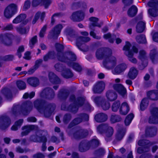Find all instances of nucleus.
Listing matches in <instances>:
<instances>
[{
    "mask_svg": "<svg viewBox=\"0 0 158 158\" xmlns=\"http://www.w3.org/2000/svg\"><path fill=\"white\" fill-rule=\"evenodd\" d=\"M34 107L40 113H43L46 118L50 117L55 110L56 106L54 103L47 102L42 99H37L34 102Z\"/></svg>",
    "mask_w": 158,
    "mask_h": 158,
    "instance_id": "1",
    "label": "nucleus"
},
{
    "mask_svg": "<svg viewBox=\"0 0 158 158\" xmlns=\"http://www.w3.org/2000/svg\"><path fill=\"white\" fill-rule=\"evenodd\" d=\"M32 103L27 101L23 103L21 106L17 105L14 106L12 109V112L15 115L19 114L20 112L23 114L27 115L32 110Z\"/></svg>",
    "mask_w": 158,
    "mask_h": 158,
    "instance_id": "2",
    "label": "nucleus"
},
{
    "mask_svg": "<svg viewBox=\"0 0 158 158\" xmlns=\"http://www.w3.org/2000/svg\"><path fill=\"white\" fill-rule=\"evenodd\" d=\"M77 57L75 54L72 51H67L64 52L62 56H59V61L67 63L68 64H69L72 63L71 61H76Z\"/></svg>",
    "mask_w": 158,
    "mask_h": 158,
    "instance_id": "3",
    "label": "nucleus"
},
{
    "mask_svg": "<svg viewBox=\"0 0 158 158\" xmlns=\"http://www.w3.org/2000/svg\"><path fill=\"white\" fill-rule=\"evenodd\" d=\"M147 5L151 7L148 10L149 16L154 17L158 16V0H151L148 3Z\"/></svg>",
    "mask_w": 158,
    "mask_h": 158,
    "instance_id": "4",
    "label": "nucleus"
},
{
    "mask_svg": "<svg viewBox=\"0 0 158 158\" xmlns=\"http://www.w3.org/2000/svg\"><path fill=\"white\" fill-rule=\"evenodd\" d=\"M40 97L48 100H52L55 97V92L52 88L48 87L43 89L40 93Z\"/></svg>",
    "mask_w": 158,
    "mask_h": 158,
    "instance_id": "5",
    "label": "nucleus"
},
{
    "mask_svg": "<svg viewBox=\"0 0 158 158\" xmlns=\"http://www.w3.org/2000/svg\"><path fill=\"white\" fill-rule=\"evenodd\" d=\"M131 46V44L128 42H127L123 48V49L125 51L124 54L127 56L128 60L133 63L136 64L137 62V60L135 58L133 57L134 54L133 52L131 50H130Z\"/></svg>",
    "mask_w": 158,
    "mask_h": 158,
    "instance_id": "6",
    "label": "nucleus"
},
{
    "mask_svg": "<svg viewBox=\"0 0 158 158\" xmlns=\"http://www.w3.org/2000/svg\"><path fill=\"white\" fill-rule=\"evenodd\" d=\"M117 59L114 56H110L105 59L103 61L104 67L107 69H113L117 64Z\"/></svg>",
    "mask_w": 158,
    "mask_h": 158,
    "instance_id": "7",
    "label": "nucleus"
},
{
    "mask_svg": "<svg viewBox=\"0 0 158 158\" xmlns=\"http://www.w3.org/2000/svg\"><path fill=\"white\" fill-rule=\"evenodd\" d=\"M17 6L14 4H11L8 6L4 11V15L7 18H10L15 14L17 10Z\"/></svg>",
    "mask_w": 158,
    "mask_h": 158,
    "instance_id": "8",
    "label": "nucleus"
},
{
    "mask_svg": "<svg viewBox=\"0 0 158 158\" xmlns=\"http://www.w3.org/2000/svg\"><path fill=\"white\" fill-rule=\"evenodd\" d=\"M14 35L10 33H6L0 36V40L2 43L7 46H10L12 44V40Z\"/></svg>",
    "mask_w": 158,
    "mask_h": 158,
    "instance_id": "9",
    "label": "nucleus"
},
{
    "mask_svg": "<svg viewBox=\"0 0 158 158\" xmlns=\"http://www.w3.org/2000/svg\"><path fill=\"white\" fill-rule=\"evenodd\" d=\"M90 40L89 37L80 36L77 39L76 45L78 48L82 51H85L84 47L86 46L83 43H86Z\"/></svg>",
    "mask_w": 158,
    "mask_h": 158,
    "instance_id": "10",
    "label": "nucleus"
},
{
    "mask_svg": "<svg viewBox=\"0 0 158 158\" xmlns=\"http://www.w3.org/2000/svg\"><path fill=\"white\" fill-rule=\"evenodd\" d=\"M88 135L87 130L80 129L75 131L73 134V137L77 140H80L85 138Z\"/></svg>",
    "mask_w": 158,
    "mask_h": 158,
    "instance_id": "11",
    "label": "nucleus"
},
{
    "mask_svg": "<svg viewBox=\"0 0 158 158\" xmlns=\"http://www.w3.org/2000/svg\"><path fill=\"white\" fill-rule=\"evenodd\" d=\"M146 52L144 50H141L139 52L138 58L142 61V65H140L139 67L140 70L143 69L148 65V61L146 59Z\"/></svg>",
    "mask_w": 158,
    "mask_h": 158,
    "instance_id": "12",
    "label": "nucleus"
},
{
    "mask_svg": "<svg viewBox=\"0 0 158 158\" xmlns=\"http://www.w3.org/2000/svg\"><path fill=\"white\" fill-rule=\"evenodd\" d=\"M69 101L76 103L78 107L81 106L85 102L86 98L84 96H81L76 98L74 95H72L70 96Z\"/></svg>",
    "mask_w": 158,
    "mask_h": 158,
    "instance_id": "13",
    "label": "nucleus"
},
{
    "mask_svg": "<svg viewBox=\"0 0 158 158\" xmlns=\"http://www.w3.org/2000/svg\"><path fill=\"white\" fill-rule=\"evenodd\" d=\"M11 124L10 118L6 116H2L0 117V128L3 130L8 127Z\"/></svg>",
    "mask_w": 158,
    "mask_h": 158,
    "instance_id": "14",
    "label": "nucleus"
},
{
    "mask_svg": "<svg viewBox=\"0 0 158 158\" xmlns=\"http://www.w3.org/2000/svg\"><path fill=\"white\" fill-rule=\"evenodd\" d=\"M37 128V126L33 125H28L23 126L21 128L22 131L21 134V136L28 135L31 131L35 130Z\"/></svg>",
    "mask_w": 158,
    "mask_h": 158,
    "instance_id": "15",
    "label": "nucleus"
},
{
    "mask_svg": "<svg viewBox=\"0 0 158 158\" xmlns=\"http://www.w3.org/2000/svg\"><path fill=\"white\" fill-rule=\"evenodd\" d=\"M105 86V84L104 82H98L94 85L93 91L94 94H100L103 91Z\"/></svg>",
    "mask_w": 158,
    "mask_h": 158,
    "instance_id": "16",
    "label": "nucleus"
},
{
    "mask_svg": "<svg viewBox=\"0 0 158 158\" xmlns=\"http://www.w3.org/2000/svg\"><path fill=\"white\" fill-rule=\"evenodd\" d=\"M85 17V13L79 10L73 13L71 16V19L74 21L80 22L83 20Z\"/></svg>",
    "mask_w": 158,
    "mask_h": 158,
    "instance_id": "17",
    "label": "nucleus"
},
{
    "mask_svg": "<svg viewBox=\"0 0 158 158\" xmlns=\"http://www.w3.org/2000/svg\"><path fill=\"white\" fill-rule=\"evenodd\" d=\"M89 141L84 140L81 141L79 144L78 150L81 152H86L90 149V144Z\"/></svg>",
    "mask_w": 158,
    "mask_h": 158,
    "instance_id": "18",
    "label": "nucleus"
},
{
    "mask_svg": "<svg viewBox=\"0 0 158 158\" xmlns=\"http://www.w3.org/2000/svg\"><path fill=\"white\" fill-rule=\"evenodd\" d=\"M113 88L114 90L122 96L124 95L126 93V89L121 84H114L113 85Z\"/></svg>",
    "mask_w": 158,
    "mask_h": 158,
    "instance_id": "19",
    "label": "nucleus"
},
{
    "mask_svg": "<svg viewBox=\"0 0 158 158\" xmlns=\"http://www.w3.org/2000/svg\"><path fill=\"white\" fill-rule=\"evenodd\" d=\"M48 77L50 81L52 84H59L61 83L60 79L52 72L49 73Z\"/></svg>",
    "mask_w": 158,
    "mask_h": 158,
    "instance_id": "20",
    "label": "nucleus"
},
{
    "mask_svg": "<svg viewBox=\"0 0 158 158\" xmlns=\"http://www.w3.org/2000/svg\"><path fill=\"white\" fill-rule=\"evenodd\" d=\"M156 143V142H151L146 139H140L137 143L138 144L139 146H142L143 147H149L150 148L151 146L153 145Z\"/></svg>",
    "mask_w": 158,
    "mask_h": 158,
    "instance_id": "21",
    "label": "nucleus"
},
{
    "mask_svg": "<svg viewBox=\"0 0 158 158\" xmlns=\"http://www.w3.org/2000/svg\"><path fill=\"white\" fill-rule=\"evenodd\" d=\"M150 57L153 63H155L158 60V51L156 48H154L150 51Z\"/></svg>",
    "mask_w": 158,
    "mask_h": 158,
    "instance_id": "22",
    "label": "nucleus"
},
{
    "mask_svg": "<svg viewBox=\"0 0 158 158\" xmlns=\"http://www.w3.org/2000/svg\"><path fill=\"white\" fill-rule=\"evenodd\" d=\"M130 110L128 104L126 102L123 103L119 108V113L122 115H126L128 112Z\"/></svg>",
    "mask_w": 158,
    "mask_h": 158,
    "instance_id": "23",
    "label": "nucleus"
},
{
    "mask_svg": "<svg viewBox=\"0 0 158 158\" xmlns=\"http://www.w3.org/2000/svg\"><path fill=\"white\" fill-rule=\"evenodd\" d=\"M107 115L105 113H101L96 115L94 116L95 121L99 123L106 121L107 119Z\"/></svg>",
    "mask_w": 158,
    "mask_h": 158,
    "instance_id": "24",
    "label": "nucleus"
},
{
    "mask_svg": "<svg viewBox=\"0 0 158 158\" xmlns=\"http://www.w3.org/2000/svg\"><path fill=\"white\" fill-rule=\"evenodd\" d=\"M69 94L68 90L66 89H61L58 92L57 97L59 99L61 100L66 99Z\"/></svg>",
    "mask_w": 158,
    "mask_h": 158,
    "instance_id": "25",
    "label": "nucleus"
},
{
    "mask_svg": "<svg viewBox=\"0 0 158 158\" xmlns=\"http://www.w3.org/2000/svg\"><path fill=\"white\" fill-rule=\"evenodd\" d=\"M106 96L108 99L110 101H113L117 98V94L112 90H108L106 93Z\"/></svg>",
    "mask_w": 158,
    "mask_h": 158,
    "instance_id": "26",
    "label": "nucleus"
},
{
    "mask_svg": "<svg viewBox=\"0 0 158 158\" xmlns=\"http://www.w3.org/2000/svg\"><path fill=\"white\" fill-rule=\"evenodd\" d=\"M127 64L123 63L117 65L114 69V74H118L124 71L127 68Z\"/></svg>",
    "mask_w": 158,
    "mask_h": 158,
    "instance_id": "27",
    "label": "nucleus"
},
{
    "mask_svg": "<svg viewBox=\"0 0 158 158\" xmlns=\"http://www.w3.org/2000/svg\"><path fill=\"white\" fill-rule=\"evenodd\" d=\"M27 81L30 85L33 87H36L39 84V80L36 77H29L27 79Z\"/></svg>",
    "mask_w": 158,
    "mask_h": 158,
    "instance_id": "28",
    "label": "nucleus"
},
{
    "mask_svg": "<svg viewBox=\"0 0 158 158\" xmlns=\"http://www.w3.org/2000/svg\"><path fill=\"white\" fill-rule=\"evenodd\" d=\"M157 129L156 127H148L146 129V133L147 135L152 137L156 135Z\"/></svg>",
    "mask_w": 158,
    "mask_h": 158,
    "instance_id": "29",
    "label": "nucleus"
},
{
    "mask_svg": "<svg viewBox=\"0 0 158 158\" xmlns=\"http://www.w3.org/2000/svg\"><path fill=\"white\" fill-rule=\"evenodd\" d=\"M147 97L149 99L153 100L158 99V92L156 90H151L147 93Z\"/></svg>",
    "mask_w": 158,
    "mask_h": 158,
    "instance_id": "30",
    "label": "nucleus"
},
{
    "mask_svg": "<svg viewBox=\"0 0 158 158\" xmlns=\"http://www.w3.org/2000/svg\"><path fill=\"white\" fill-rule=\"evenodd\" d=\"M118 129L117 133L116 135V138L118 140H121L125 135V130L122 128L121 126L117 125Z\"/></svg>",
    "mask_w": 158,
    "mask_h": 158,
    "instance_id": "31",
    "label": "nucleus"
},
{
    "mask_svg": "<svg viewBox=\"0 0 158 158\" xmlns=\"http://www.w3.org/2000/svg\"><path fill=\"white\" fill-rule=\"evenodd\" d=\"M56 50L57 52V59L59 60V56H62L63 55L64 53L63 52L64 50V47L63 45L60 44H56L55 46Z\"/></svg>",
    "mask_w": 158,
    "mask_h": 158,
    "instance_id": "32",
    "label": "nucleus"
},
{
    "mask_svg": "<svg viewBox=\"0 0 158 158\" xmlns=\"http://www.w3.org/2000/svg\"><path fill=\"white\" fill-rule=\"evenodd\" d=\"M39 136L40 139L38 142H42L43 143H45L47 141V139L45 135L47 134V132L46 131L42 130L39 131Z\"/></svg>",
    "mask_w": 158,
    "mask_h": 158,
    "instance_id": "33",
    "label": "nucleus"
},
{
    "mask_svg": "<svg viewBox=\"0 0 158 158\" xmlns=\"http://www.w3.org/2000/svg\"><path fill=\"white\" fill-rule=\"evenodd\" d=\"M99 107H101L104 110H108L110 107V104L109 102L103 98Z\"/></svg>",
    "mask_w": 158,
    "mask_h": 158,
    "instance_id": "34",
    "label": "nucleus"
},
{
    "mask_svg": "<svg viewBox=\"0 0 158 158\" xmlns=\"http://www.w3.org/2000/svg\"><path fill=\"white\" fill-rule=\"evenodd\" d=\"M137 74V70L135 68L132 67L130 69L128 76L130 79L133 80L136 77Z\"/></svg>",
    "mask_w": 158,
    "mask_h": 158,
    "instance_id": "35",
    "label": "nucleus"
},
{
    "mask_svg": "<svg viewBox=\"0 0 158 158\" xmlns=\"http://www.w3.org/2000/svg\"><path fill=\"white\" fill-rule=\"evenodd\" d=\"M137 12V8L135 6L133 5L128 10L127 14L129 17H133L136 15Z\"/></svg>",
    "mask_w": 158,
    "mask_h": 158,
    "instance_id": "36",
    "label": "nucleus"
},
{
    "mask_svg": "<svg viewBox=\"0 0 158 158\" xmlns=\"http://www.w3.org/2000/svg\"><path fill=\"white\" fill-rule=\"evenodd\" d=\"M145 23L143 21L139 22L136 26V31L137 33H142L145 29Z\"/></svg>",
    "mask_w": 158,
    "mask_h": 158,
    "instance_id": "37",
    "label": "nucleus"
},
{
    "mask_svg": "<svg viewBox=\"0 0 158 158\" xmlns=\"http://www.w3.org/2000/svg\"><path fill=\"white\" fill-rule=\"evenodd\" d=\"M114 130L112 127H108L107 131L105 133L106 137L105 139L108 141L111 139V137L113 134Z\"/></svg>",
    "mask_w": 158,
    "mask_h": 158,
    "instance_id": "38",
    "label": "nucleus"
},
{
    "mask_svg": "<svg viewBox=\"0 0 158 158\" xmlns=\"http://www.w3.org/2000/svg\"><path fill=\"white\" fill-rule=\"evenodd\" d=\"M62 76L66 78H69L72 77L73 74L70 69L65 68L62 73Z\"/></svg>",
    "mask_w": 158,
    "mask_h": 158,
    "instance_id": "39",
    "label": "nucleus"
},
{
    "mask_svg": "<svg viewBox=\"0 0 158 158\" xmlns=\"http://www.w3.org/2000/svg\"><path fill=\"white\" fill-rule=\"evenodd\" d=\"M2 92L7 99H10L12 98L11 92L9 88H5L3 89L2 91Z\"/></svg>",
    "mask_w": 158,
    "mask_h": 158,
    "instance_id": "40",
    "label": "nucleus"
},
{
    "mask_svg": "<svg viewBox=\"0 0 158 158\" xmlns=\"http://www.w3.org/2000/svg\"><path fill=\"white\" fill-rule=\"evenodd\" d=\"M78 110V106L73 102L69 106L68 111L75 114L77 112Z\"/></svg>",
    "mask_w": 158,
    "mask_h": 158,
    "instance_id": "41",
    "label": "nucleus"
},
{
    "mask_svg": "<svg viewBox=\"0 0 158 158\" xmlns=\"http://www.w3.org/2000/svg\"><path fill=\"white\" fill-rule=\"evenodd\" d=\"M26 18V15L25 14H20L13 21L14 23H18L23 21Z\"/></svg>",
    "mask_w": 158,
    "mask_h": 158,
    "instance_id": "42",
    "label": "nucleus"
},
{
    "mask_svg": "<svg viewBox=\"0 0 158 158\" xmlns=\"http://www.w3.org/2000/svg\"><path fill=\"white\" fill-rule=\"evenodd\" d=\"M149 98H144L142 100L140 105V108L142 110H143L148 106L149 102Z\"/></svg>",
    "mask_w": 158,
    "mask_h": 158,
    "instance_id": "43",
    "label": "nucleus"
},
{
    "mask_svg": "<svg viewBox=\"0 0 158 158\" xmlns=\"http://www.w3.org/2000/svg\"><path fill=\"white\" fill-rule=\"evenodd\" d=\"M66 35L72 38H75L76 37L75 31L71 27H67L65 31Z\"/></svg>",
    "mask_w": 158,
    "mask_h": 158,
    "instance_id": "44",
    "label": "nucleus"
},
{
    "mask_svg": "<svg viewBox=\"0 0 158 158\" xmlns=\"http://www.w3.org/2000/svg\"><path fill=\"white\" fill-rule=\"evenodd\" d=\"M29 26L25 27H19L16 28V30L19 34L23 35L27 34L29 30Z\"/></svg>",
    "mask_w": 158,
    "mask_h": 158,
    "instance_id": "45",
    "label": "nucleus"
},
{
    "mask_svg": "<svg viewBox=\"0 0 158 158\" xmlns=\"http://www.w3.org/2000/svg\"><path fill=\"white\" fill-rule=\"evenodd\" d=\"M135 39L136 41L139 44H145L147 42L145 36L143 34L137 35Z\"/></svg>",
    "mask_w": 158,
    "mask_h": 158,
    "instance_id": "46",
    "label": "nucleus"
},
{
    "mask_svg": "<svg viewBox=\"0 0 158 158\" xmlns=\"http://www.w3.org/2000/svg\"><path fill=\"white\" fill-rule=\"evenodd\" d=\"M59 34L54 31V29H52L49 31L48 37L49 39H56Z\"/></svg>",
    "mask_w": 158,
    "mask_h": 158,
    "instance_id": "47",
    "label": "nucleus"
},
{
    "mask_svg": "<svg viewBox=\"0 0 158 158\" xmlns=\"http://www.w3.org/2000/svg\"><path fill=\"white\" fill-rule=\"evenodd\" d=\"M122 118L118 115H112L111 116L110 120L111 123H117L121 121Z\"/></svg>",
    "mask_w": 158,
    "mask_h": 158,
    "instance_id": "48",
    "label": "nucleus"
},
{
    "mask_svg": "<svg viewBox=\"0 0 158 158\" xmlns=\"http://www.w3.org/2000/svg\"><path fill=\"white\" fill-rule=\"evenodd\" d=\"M108 127L107 124H101L97 127V131L99 133L102 134L107 130Z\"/></svg>",
    "mask_w": 158,
    "mask_h": 158,
    "instance_id": "49",
    "label": "nucleus"
},
{
    "mask_svg": "<svg viewBox=\"0 0 158 158\" xmlns=\"http://www.w3.org/2000/svg\"><path fill=\"white\" fill-rule=\"evenodd\" d=\"M104 49L103 48L98 49L96 53V57L98 59H101L103 57Z\"/></svg>",
    "mask_w": 158,
    "mask_h": 158,
    "instance_id": "50",
    "label": "nucleus"
},
{
    "mask_svg": "<svg viewBox=\"0 0 158 158\" xmlns=\"http://www.w3.org/2000/svg\"><path fill=\"white\" fill-rule=\"evenodd\" d=\"M90 144V148H94L97 147L99 145V142L97 139H93L89 141Z\"/></svg>",
    "mask_w": 158,
    "mask_h": 158,
    "instance_id": "51",
    "label": "nucleus"
},
{
    "mask_svg": "<svg viewBox=\"0 0 158 158\" xmlns=\"http://www.w3.org/2000/svg\"><path fill=\"white\" fill-rule=\"evenodd\" d=\"M120 102L119 101H117L114 102L111 106L112 110L114 112H116L119 108Z\"/></svg>",
    "mask_w": 158,
    "mask_h": 158,
    "instance_id": "52",
    "label": "nucleus"
},
{
    "mask_svg": "<svg viewBox=\"0 0 158 158\" xmlns=\"http://www.w3.org/2000/svg\"><path fill=\"white\" fill-rule=\"evenodd\" d=\"M68 65L70 66H72L74 69L77 71L80 72L82 70L81 67L78 63L72 62Z\"/></svg>",
    "mask_w": 158,
    "mask_h": 158,
    "instance_id": "53",
    "label": "nucleus"
},
{
    "mask_svg": "<svg viewBox=\"0 0 158 158\" xmlns=\"http://www.w3.org/2000/svg\"><path fill=\"white\" fill-rule=\"evenodd\" d=\"M134 117V114L132 113H131L128 114L126 117L124 121L126 125H129Z\"/></svg>",
    "mask_w": 158,
    "mask_h": 158,
    "instance_id": "54",
    "label": "nucleus"
},
{
    "mask_svg": "<svg viewBox=\"0 0 158 158\" xmlns=\"http://www.w3.org/2000/svg\"><path fill=\"white\" fill-rule=\"evenodd\" d=\"M104 49L103 57L105 59L107 58L110 56H112L111 55L112 53V52L111 49L108 48H103Z\"/></svg>",
    "mask_w": 158,
    "mask_h": 158,
    "instance_id": "55",
    "label": "nucleus"
},
{
    "mask_svg": "<svg viewBox=\"0 0 158 158\" xmlns=\"http://www.w3.org/2000/svg\"><path fill=\"white\" fill-rule=\"evenodd\" d=\"M150 148L149 147H139L137 149V152L139 154H141L143 152H149Z\"/></svg>",
    "mask_w": 158,
    "mask_h": 158,
    "instance_id": "56",
    "label": "nucleus"
},
{
    "mask_svg": "<svg viewBox=\"0 0 158 158\" xmlns=\"http://www.w3.org/2000/svg\"><path fill=\"white\" fill-rule=\"evenodd\" d=\"M148 122L150 123L157 124L158 123V117L151 115L149 118Z\"/></svg>",
    "mask_w": 158,
    "mask_h": 158,
    "instance_id": "57",
    "label": "nucleus"
},
{
    "mask_svg": "<svg viewBox=\"0 0 158 158\" xmlns=\"http://www.w3.org/2000/svg\"><path fill=\"white\" fill-rule=\"evenodd\" d=\"M78 116L80 118L82 121H87L89 120V115L87 114H78Z\"/></svg>",
    "mask_w": 158,
    "mask_h": 158,
    "instance_id": "58",
    "label": "nucleus"
},
{
    "mask_svg": "<svg viewBox=\"0 0 158 158\" xmlns=\"http://www.w3.org/2000/svg\"><path fill=\"white\" fill-rule=\"evenodd\" d=\"M17 85L18 88L20 90L24 89L26 88V84L23 81H18L16 83Z\"/></svg>",
    "mask_w": 158,
    "mask_h": 158,
    "instance_id": "59",
    "label": "nucleus"
},
{
    "mask_svg": "<svg viewBox=\"0 0 158 158\" xmlns=\"http://www.w3.org/2000/svg\"><path fill=\"white\" fill-rule=\"evenodd\" d=\"M54 67L56 71L59 72L63 71L65 68V66L60 63H57L55 64Z\"/></svg>",
    "mask_w": 158,
    "mask_h": 158,
    "instance_id": "60",
    "label": "nucleus"
},
{
    "mask_svg": "<svg viewBox=\"0 0 158 158\" xmlns=\"http://www.w3.org/2000/svg\"><path fill=\"white\" fill-rule=\"evenodd\" d=\"M71 118V114H66L63 117V121L64 123L67 124L70 122Z\"/></svg>",
    "mask_w": 158,
    "mask_h": 158,
    "instance_id": "61",
    "label": "nucleus"
},
{
    "mask_svg": "<svg viewBox=\"0 0 158 158\" xmlns=\"http://www.w3.org/2000/svg\"><path fill=\"white\" fill-rule=\"evenodd\" d=\"M115 39H116V43L117 44L121 43L122 42V40L119 38H116V36L115 35H112V37L109 40V41L110 43H113Z\"/></svg>",
    "mask_w": 158,
    "mask_h": 158,
    "instance_id": "62",
    "label": "nucleus"
},
{
    "mask_svg": "<svg viewBox=\"0 0 158 158\" xmlns=\"http://www.w3.org/2000/svg\"><path fill=\"white\" fill-rule=\"evenodd\" d=\"M93 101L96 105L99 107L101 104V102L103 99V98L100 96L93 97Z\"/></svg>",
    "mask_w": 158,
    "mask_h": 158,
    "instance_id": "63",
    "label": "nucleus"
},
{
    "mask_svg": "<svg viewBox=\"0 0 158 158\" xmlns=\"http://www.w3.org/2000/svg\"><path fill=\"white\" fill-rule=\"evenodd\" d=\"M150 111L151 115H153L156 117H158V108L152 107L150 109Z\"/></svg>",
    "mask_w": 158,
    "mask_h": 158,
    "instance_id": "64",
    "label": "nucleus"
}]
</instances>
